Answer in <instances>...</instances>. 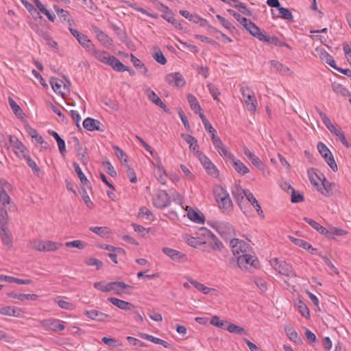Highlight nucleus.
<instances>
[{"mask_svg":"<svg viewBox=\"0 0 351 351\" xmlns=\"http://www.w3.org/2000/svg\"><path fill=\"white\" fill-rule=\"evenodd\" d=\"M271 265L280 274L288 276L295 277L296 274L292 267L285 261H279L278 258H274L270 261Z\"/></svg>","mask_w":351,"mask_h":351,"instance_id":"obj_1","label":"nucleus"},{"mask_svg":"<svg viewBox=\"0 0 351 351\" xmlns=\"http://www.w3.org/2000/svg\"><path fill=\"white\" fill-rule=\"evenodd\" d=\"M212 226L225 240L230 239L235 234L232 226L226 221L215 222Z\"/></svg>","mask_w":351,"mask_h":351,"instance_id":"obj_2","label":"nucleus"},{"mask_svg":"<svg viewBox=\"0 0 351 351\" xmlns=\"http://www.w3.org/2000/svg\"><path fill=\"white\" fill-rule=\"evenodd\" d=\"M230 245L233 254L237 257L242 254H247L251 252V247L245 241L239 239L230 240Z\"/></svg>","mask_w":351,"mask_h":351,"instance_id":"obj_3","label":"nucleus"},{"mask_svg":"<svg viewBox=\"0 0 351 351\" xmlns=\"http://www.w3.org/2000/svg\"><path fill=\"white\" fill-rule=\"evenodd\" d=\"M237 264L241 269H247L248 265L257 268L259 262L255 256L251 255L250 252H247V254H242L237 257Z\"/></svg>","mask_w":351,"mask_h":351,"instance_id":"obj_4","label":"nucleus"},{"mask_svg":"<svg viewBox=\"0 0 351 351\" xmlns=\"http://www.w3.org/2000/svg\"><path fill=\"white\" fill-rule=\"evenodd\" d=\"M241 91L247 110L251 112L256 111L257 101L254 92L248 87H242Z\"/></svg>","mask_w":351,"mask_h":351,"instance_id":"obj_5","label":"nucleus"},{"mask_svg":"<svg viewBox=\"0 0 351 351\" xmlns=\"http://www.w3.org/2000/svg\"><path fill=\"white\" fill-rule=\"evenodd\" d=\"M170 197L164 190H158L152 197V202L154 206L158 208H164L170 204Z\"/></svg>","mask_w":351,"mask_h":351,"instance_id":"obj_6","label":"nucleus"},{"mask_svg":"<svg viewBox=\"0 0 351 351\" xmlns=\"http://www.w3.org/2000/svg\"><path fill=\"white\" fill-rule=\"evenodd\" d=\"M219 208L223 213H228L232 206V200L229 194L223 188H220V191L216 197Z\"/></svg>","mask_w":351,"mask_h":351,"instance_id":"obj_7","label":"nucleus"},{"mask_svg":"<svg viewBox=\"0 0 351 351\" xmlns=\"http://www.w3.org/2000/svg\"><path fill=\"white\" fill-rule=\"evenodd\" d=\"M71 34L77 40L79 43L87 51L93 49V44L88 37L72 27L69 28Z\"/></svg>","mask_w":351,"mask_h":351,"instance_id":"obj_8","label":"nucleus"},{"mask_svg":"<svg viewBox=\"0 0 351 351\" xmlns=\"http://www.w3.org/2000/svg\"><path fill=\"white\" fill-rule=\"evenodd\" d=\"M212 141L215 147L217 149L219 154L222 157L228 160L232 158L233 155L228 152L227 147L223 145L219 136H216V134H213L212 136Z\"/></svg>","mask_w":351,"mask_h":351,"instance_id":"obj_9","label":"nucleus"},{"mask_svg":"<svg viewBox=\"0 0 351 351\" xmlns=\"http://www.w3.org/2000/svg\"><path fill=\"white\" fill-rule=\"evenodd\" d=\"M9 141L10 146L18 157L23 158L26 156V147L21 141H19L17 138L10 136Z\"/></svg>","mask_w":351,"mask_h":351,"instance_id":"obj_10","label":"nucleus"},{"mask_svg":"<svg viewBox=\"0 0 351 351\" xmlns=\"http://www.w3.org/2000/svg\"><path fill=\"white\" fill-rule=\"evenodd\" d=\"M165 80L169 84L174 86L182 87L185 84V80L182 75L178 72L167 75Z\"/></svg>","mask_w":351,"mask_h":351,"instance_id":"obj_11","label":"nucleus"},{"mask_svg":"<svg viewBox=\"0 0 351 351\" xmlns=\"http://www.w3.org/2000/svg\"><path fill=\"white\" fill-rule=\"evenodd\" d=\"M161 7L163 8V10H162V17L164 19L167 20L169 23H170L176 28L182 29V24L180 22H178V20L173 17V15L171 13V12L169 10V8L167 6H165L163 4H161Z\"/></svg>","mask_w":351,"mask_h":351,"instance_id":"obj_12","label":"nucleus"},{"mask_svg":"<svg viewBox=\"0 0 351 351\" xmlns=\"http://www.w3.org/2000/svg\"><path fill=\"white\" fill-rule=\"evenodd\" d=\"M199 160L204 167L206 169L208 174L213 176H217V170L215 165L205 155L199 153Z\"/></svg>","mask_w":351,"mask_h":351,"instance_id":"obj_13","label":"nucleus"},{"mask_svg":"<svg viewBox=\"0 0 351 351\" xmlns=\"http://www.w3.org/2000/svg\"><path fill=\"white\" fill-rule=\"evenodd\" d=\"M113 149L115 152L117 156L121 160L122 164L125 166V168L128 170V176L130 178V181L132 182V171H130V167L128 165V157L126 154L122 149H121L117 146H113Z\"/></svg>","mask_w":351,"mask_h":351,"instance_id":"obj_14","label":"nucleus"},{"mask_svg":"<svg viewBox=\"0 0 351 351\" xmlns=\"http://www.w3.org/2000/svg\"><path fill=\"white\" fill-rule=\"evenodd\" d=\"M128 289H130V285L123 282H110V291H113L114 294L121 295L124 293H128L127 291Z\"/></svg>","mask_w":351,"mask_h":351,"instance_id":"obj_15","label":"nucleus"},{"mask_svg":"<svg viewBox=\"0 0 351 351\" xmlns=\"http://www.w3.org/2000/svg\"><path fill=\"white\" fill-rule=\"evenodd\" d=\"M247 191L248 190L243 189L241 186L237 184H234L232 187V196L239 205H240L244 197H246Z\"/></svg>","mask_w":351,"mask_h":351,"instance_id":"obj_16","label":"nucleus"},{"mask_svg":"<svg viewBox=\"0 0 351 351\" xmlns=\"http://www.w3.org/2000/svg\"><path fill=\"white\" fill-rule=\"evenodd\" d=\"M317 55L322 62L329 64L332 68H337L333 57L322 49H316Z\"/></svg>","mask_w":351,"mask_h":351,"instance_id":"obj_17","label":"nucleus"},{"mask_svg":"<svg viewBox=\"0 0 351 351\" xmlns=\"http://www.w3.org/2000/svg\"><path fill=\"white\" fill-rule=\"evenodd\" d=\"M147 96L148 99L154 104L162 108L166 112H169V109L167 106L162 101L161 99L155 93L154 91L148 89L147 90Z\"/></svg>","mask_w":351,"mask_h":351,"instance_id":"obj_18","label":"nucleus"},{"mask_svg":"<svg viewBox=\"0 0 351 351\" xmlns=\"http://www.w3.org/2000/svg\"><path fill=\"white\" fill-rule=\"evenodd\" d=\"M101 125L100 121L90 117L85 119L83 121L84 128L89 131H103V129L100 128Z\"/></svg>","mask_w":351,"mask_h":351,"instance_id":"obj_19","label":"nucleus"},{"mask_svg":"<svg viewBox=\"0 0 351 351\" xmlns=\"http://www.w3.org/2000/svg\"><path fill=\"white\" fill-rule=\"evenodd\" d=\"M110 65L114 71L123 72L130 71L129 67L122 64L120 60L114 56H111L107 64Z\"/></svg>","mask_w":351,"mask_h":351,"instance_id":"obj_20","label":"nucleus"},{"mask_svg":"<svg viewBox=\"0 0 351 351\" xmlns=\"http://www.w3.org/2000/svg\"><path fill=\"white\" fill-rule=\"evenodd\" d=\"M234 169L241 175H245L250 172L249 169L239 160L236 159L234 156L229 159Z\"/></svg>","mask_w":351,"mask_h":351,"instance_id":"obj_21","label":"nucleus"},{"mask_svg":"<svg viewBox=\"0 0 351 351\" xmlns=\"http://www.w3.org/2000/svg\"><path fill=\"white\" fill-rule=\"evenodd\" d=\"M243 153L255 167L260 169L264 168L263 162L254 153L250 152L248 148L244 147Z\"/></svg>","mask_w":351,"mask_h":351,"instance_id":"obj_22","label":"nucleus"},{"mask_svg":"<svg viewBox=\"0 0 351 351\" xmlns=\"http://www.w3.org/2000/svg\"><path fill=\"white\" fill-rule=\"evenodd\" d=\"M96 59L99 61L104 62L105 64H108V60L110 58V55L104 51L96 50L95 47L93 46V49L92 50H88Z\"/></svg>","mask_w":351,"mask_h":351,"instance_id":"obj_23","label":"nucleus"},{"mask_svg":"<svg viewBox=\"0 0 351 351\" xmlns=\"http://www.w3.org/2000/svg\"><path fill=\"white\" fill-rule=\"evenodd\" d=\"M245 29L251 35L258 38L260 41L265 38V34L252 22Z\"/></svg>","mask_w":351,"mask_h":351,"instance_id":"obj_24","label":"nucleus"},{"mask_svg":"<svg viewBox=\"0 0 351 351\" xmlns=\"http://www.w3.org/2000/svg\"><path fill=\"white\" fill-rule=\"evenodd\" d=\"M335 186L334 183L330 182L326 178L322 180V186L318 189V191L321 193L326 197H330L332 194L333 187Z\"/></svg>","mask_w":351,"mask_h":351,"instance_id":"obj_25","label":"nucleus"},{"mask_svg":"<svg viewBox=\"0 0 351 351\" xmlns=\"http://www.w3.org/2000/svg\"><path fill=\"white\" fill-rule=\"evenodd\" d=\"M73 141L75 143L74 148L77 156L80 157L82 162L86 165L88 162V160L85 156L86 152H83L82 146L80 144L79 139L77 137H73Z\"/></svg>","mask_w":351,"mask_h":351,"instance_id":"obj_26","label":"nucleus"},{"mask_svg":"<svg viewBox=\"0 0 351 351\" xmlns=\"http://www.w3.org/2000/svg\"><path fill=\"white\" fill-rule=\"evenodd\" d=\"M86 315L89 318L99 322H104L108 317V315L107 314H105L97 310L87 311H86Z\"/></svg>","mask_w":351,"mask_h":351,"instance_id":"obj_27","label":"nucleus"},{"mask_svg":"<svg viewBox=\"0 0 351 351\" xmlns=\"http://www.w3.org/2000/svg\"><path fill=\"white\" fill-rule=\"evenodd\" d=\"M162 252L174 261H180L185 257L183 253L169 247H164Z\"/></svg>","mask_w":351,"mask_h":351,"instance_id":"obj_28","label":"nucleus"},{"mask_svg":"<svg viewBox=\"0 0 351 351\" xmlns=\"http://www.w3.org/2000/svg\"><path fill=\"white\" fill-rule=\"evenodd\" d=\"M0 280L8 282H15L19 285H29L32 280L29 279H20L9 276L0 275Z\"/></svg>","mask_w":351,"mask_h":351,"instance_id":"obj_29","label":"nucleus"},{"mask_svg":"<svg viewBox=\"0 0 351 351\" xmlns=\"http://www.w3.org/2000/svg\"><path fill=\"white\" fill-rule=\"evenodd\" d=\"M73 167L75 169V173H77L78 178L80 180V182H81L82 184H83L84 186H86L88 188H90V182L86 178V177L84 175V173L82 172L80 165L76 162H74L73 163Z\"/></svg>","mask_w":351,"mask_h":351,"instance_id":"obj_30","label":"nucleus"},{"mask_svg":"<svg viewBox=\"0 0 351 351\" xmlns=\"http://www.w3.org/2000/svg\"><path fill=\"white\" fill-rule=\"evenodd\" d=\"M140 336H141V337H142L144 339L150 341L156 344L162 345L163 347H165L166 348H169L171 347V345L168 342H167L161 339H159L158 337H155L152 335H149L145 334V333H141L140 335Z\"/></svg>","mask_w":351,"mask_h":351,"instance_id":"obj_31","label":"nucleus"},{"mask_svg":"<svg viewBox=\"0 0 351 351\" xmlns=\"http://www.w3.org/2000/svg\"><path fill=\"white\" fill-rule=\"evenodd\" d=\"M271 65L276 69V71L279 72L282 75H291L292 72L287 66H285L282 63L277 60H271L270 62Z\"/></svg>","mask_w":351,"mask_h":351,"instance_id":"obj_32","label":"nucleus"},{"mask_svg":"<svg viewBox=\"0 0 351 351\" xmlns=\"http://www.w3.org/2000/svg\"><path fill=\"white\" fill-rule=\"evenodd\" d=\"M188 217L193 221L198 223H203L204 222V216L199 211L190 209L187 213Z\"/></svg>","mask_w":351,"mask_h":351,"instance_id":"obj_33","label":"nucleus"},{"mask_svg":"<svg viewBox=\"0 0 351 351\" xmlns=\"http://www.w3.org/2000/svg\"><path fill=\"white\" fill-rule=\"evenodd\" d=\"M8 296L12 298H15L20 300L21 301L24 300H36L38 296L36 294H23V293H16L14 292H12L8 293Z\"/></svg>","mask_w":351,"mask_h":351,"instance_id":"obj_34","label":"nucleus"},{"mask_svg":"<svg viewBox=\"0 0 351 351\" xmlns=\"http://www.w3.org/2000/svg\"><path fill=\"white\" fill-rule=\"evenodd\" d=\"M182 137L184 139V141L189 144L190 149L199 152V145L197 144V139L190 134H182Z\"/></svg>","mask_w":351,"mask_h":351,"instance_id":"obj_35","label":"nucleus"},{"mask_svg":"<svg viewBox=\"0 0 351 351\" xmlns=\"http://www.w3.org/2000/svg\"><path fill=\"white\" fill-rule=\"evenodd\" d=\"M246 199L248 201V202L251 203V204L254 206V208L257 211L258 214L261 216L263 214V210H261V207L256 199V197L254 196V195L250 191H247V195H246Z\"/></svg>","mask_w":351,"mask_h":351,"instance_id":"obj_36","label":"nucleus"},{"mask_svg":"<svg viewBox=\"0 0 351 351\" xmlns=\"http://www.w3.org/2000/svg\"><path fill=\"white\" fill-rule=\"evenodd\" d=\"M49 134H51L56 140L60 152L61 153V154L64 155V153L66 152L64 141L55 131L49 130Z\"/></svg>","mask_w":351,"mask_h":351,"instance_id":"obj_37","label":"nucleus"},{"mask_svg":"<svg viewBox=\"0 0 351 351\" xmlns=\"http://www.w3.org/2000/svg\"><path fill=\"white\" fill-rule=\"evenodd\" d=\"M289 239L291 241L292 243H293L295 245L301 247L306 250L311 249L312 252L311 253L313 254L315 251H316V249L313 248L311 245L308 243L307 241H305L300 239H296L293 237L289 236Z\"/></svg>","mask_w":351,"mask_h":351,"instance_id":"obj_38","label":"nucleus"},{"mask_svg":"<svg viewBox=\"0 0 351 351\" xmlns=\"http://www.w3.org/2000/svg\"><path fill=\"white\" fill-rule=\"evenodd\" d=\"M261 41L267 43L268 44L274 45L275 46L287 47L289 48V45L288 44H287L285 42L280 41L278 39V38L275 36H269L265 35V38Z\"/></svg>","mask_w":351,"mask_h":351,"instance_id":"obj_39","label":"nucleus"},{"mask_svg":"<svg viewBox=\"0 0 351 351\" xmlns=\"http://www.w3.org/2000/svg\"><path fill=\"white\" fill-rule=\"evenodd\" d=\"M47 326L53 331H61L65 328L64 322L59 319H51L47 321Z\"/></svg>","mask_w":351,"mask_h":351,"instance_id":"obj_40","label":"nucleus"},{"mask_svg":"<svg viewBox=\"0 0 351 351\" xmlns=\"http://www.w3.org/2000/svg\"><path fill=\"white\" fill-rule=\"evenodd\" d=\"M137 217L140 219L151 221L154 219L152 213L147 208L143 206L140 208Z\"/></svg>","mask_w":351,"mask_h":351,"instance_id":"obj_41","label":"nucleus"},{"mask_svg":"<svg viewBox=\"0 0 351 351\" xmlns=\"http://www.w3.org/2000/svg\"><path fill=\"white\" fill-rule=\"evenodd\" d=\"M109 302H110L112 304L117 306L118 308L123 310L130 309V303L125 302L122 300H119L116 298H109L108 299Z\"/></svg>","mask_w":351,"mask_h":351,"instance_id":"obj_42","label":"nucleus"},{"mask_svg":"<svg viewBox=\"0 0 351 351\" xmlns=\"http://www.w3.org/2000/svg\"><path fill=\"white\" fill-rule=\"evenodd\" d=\"M187 100L190 104L191 109L195 112V113L199 112L202 110V108L197 101L196 97L192 94L187 95Z\"/></svg>","mask_w":351,"mask_h":351,"instance_id":"obj_43","label":"nucleus"},{"mask_svg":"<svg viewBox=\"0 0 351 351\" xmlns=\"http://www.w3.org/2000/svg\"><path fill=\"white\" fill-rule=\"evenodd\" d=\"M226 330H227L228 332L231 333H235L237 335H247V332L244 328L235 325L234 324L232 323L228 322V324L226 326Z\"/></svg>","mask_w":351,"mask_h":351,"instance_id":"obj_44","label":"nucleus"},{"mask_svg":"<svg viewBox=\"0 0 351 351\" xmlns=\"http://www.w3.org/2000/svg\"><path fill=\"white\" fill-rule=\"evenodd\" d=\"M89 230L101 237H108L110 230L108 227H90Z\"/></svg>","mask_w":351,"mask_h":351,"instance_id":"obj_45","label":"nucleus"},{"mask_svg":"<svg viewBox=\"0 0 351 351\" xmlns=\"http://www.w3.org/2000/svg\"><path fill=\"white\" fill-rule=\"evenodd\" d=\"M0 237L4 245H7L8 247H11L12 245V240L11 237V234L8 229V228H4V231L0 232Z\"/></svg>","mask_w":351,"mask_h":351,"instance_id":"obj_46","label":"nucleus"},{"mask_svg":"<svg viewBox=\"0 0 351 351\" xmlns=\"http://www.w3.org/2000/svg\"><path fill=\"white\" fill-rule=\"evenodd\" d=\"M44 252H53L60 248L63 245L61 243L51 241H45Z\"/></svg>","mask_w":351,"mask_h":351,"instance_id":"obj_47","label":"nucleus"},{"mask_svg":"<svg viewBox=\"0 0 351 351\" xmlns=\"http://www.w3.org/2000/svg\"><path fill=\"white\" fill-rule=\"evenodd\" d=\"M133 66L138 70V71L145 76L147 75V69L141 61L133 56Z\"/></svg>","mask_w":351,"mask_h":351,"instance_id":"obj_48","label":"nucleus"},{"mask_svg":"<svg viewBox=\"0 0 351 351\" xmlns=\"http://www.w3.org/2000/svg\"><path fill=\"white\" fill-rule=\"evenodd\" d=\"M332 88L333 91L338 95L346 97L350 94L349 90L341 84L333 83L332 84Z\"/></svg>","mask_w":351,"mask_h":351,"instance_id":"obj_49","label":"nucleus"},{"mask_svg":"<svg viewBox=\"0 0 351 351\" xmlns=\"http://www.w3.org/2000/svg\"><path fill=\"white\" fill-rule=\"evenodd\" d=\"M50 84H51V86L53 90L56 93L63 94V93L62 91V85L64 84V82L62 80H59L58 78L52 77L50 80Z\"/></svg>","mask_w":351,"mask_h":351,"instance_id":"obj_50","label":"nucleus"},{"mask_svg":"<svg viewBox=\"0 0 351 351\" xmlns=\"http://www.w3.org/2000/svg\"><path fill=\"white\" fill-rule=\"evenodd\" d=\"M8 219L7 210L5 208H0V232L4 231V228H7Z\"/></svg>","mask_w":351,"mask_h":351,"instance_id":"obj_51","label":"nucleus"},{"mask_svg":"<svg viewBox=\"0 0 351 351\" xmlns=\"http://www.w3.org/2000/svg\"><path fill=\"white\" fill-rule=\"evenodd\" d=\"M285 332L291 341L295 343H300L302 342L301 338L298 334L292 328H285Z\"/></svg>","mask_w":351,"mask_h":351,"instance_id":"obj_52","label":"nucleus"},{"mask_svg":"<svg viewBox=\"0 0 351 351\" xmlns=\"http://www.w3.org/2000/svg\"><path fill=\"white\" fill-rule=\"evenodd\" d=\"M189 282L193 285L199 291L204 294H208L211 290L209 287H206L204 285L197 282L195 280L190 279Z\"/></svg>","mask_w":351,"mask_h":351,"instance_id":"obj_53","label":"nucleus"},{"mask_svg":"<svg viewBox=\"0 0 351 351\" xmlns=\"http://www.w3.org/2000/svg\"><path fill=\"white\" fill-rule=\"evenodd\" d=\"M94 287L103 292L110 291V282L100 281L94 283Z\"/></svg>","mask_w":351,"mask_h":351,"instance_id":"obj_54","label":"nucleus"},{"mask_svg":"<svg viewBox=\"0 0 351 351\" xmlns=\"http://www.w3.org/2000/svg\"><path fill=\"white\" fill-rule=\"evenodd\" d=\"M210 323L213 326H215L223 329H226V326L228 324V322L221 320L219 317L216 315L212 317Z\"/></svg>","mask_w":351,"mask_h":351,"instance_id":"obj_55","label":"nucleus"},{"mask_svg":"<svg viewBox=\"0 0 351 351\" xmlns=\"http://www.w3.org/2000/svg\"><path fill=\"white\" fill-rule=\"evenodd\" d=\"M54 300L62 309L73 310L75 308V306L72 303L61 300L60 297H57Z\"/></svg>","mask_w":351,"mask_h":351,"instance_id":"obj_56","label":"nucleus"},{"mask_svg":"<svg viewBox=\"0 0 351 351\" xmlns=\"http://www.w3.org/2000/svg\"><path fill=\"white\" fill-rule=\"evenodd\" d=\"M8 101L14 114L19 117H21L23 114V111L20 106L14 101L12 97L8 98Z\"/></svg>","mask_w":351,"mask_h":351,"instance_id":"obj_57","label":"nucleus"},{"mask_svg":"<svg viewBox=\"0 0 351 351\" xmlns=\"http://www.w3.org/2000/svg\"><path fill=\"white\" fill-rule=\"evenodd\" d=\"M317 149L319 152L324 158H327L329 156L332 154L330 149L326 147V145L324 143L322 142L318 143Z\"/></svg>","mask_w":351,"mask_h":351,"instance_id":"obj_58","label":"nucleus"},{"mask_svg":"<svg viewBox=\"0 0 351 351\" xmlns=\"http://www.w3.org/2000/svg\"><path fill=\"white\" fill-rule=\"evenodd\" d=\"M0 314L3 315L18 317V315L16 314V308L9 306L0 307Z\"/></svg>","mask_w":351,"mask_h":351,"instance_id":"obj_59","label":"nucleus"},{"mask_svg":"<svg viewBox=\"0 0 351 351\" xmlns=\"http://www.w3.org/2000/svg\"><path fill=\"white\" fill-rule=\"evenodd\" d=\"M157 180L162 184H165L167 176L162 167H158L156 171Z\"/></svg>","mask_w":351,"mask_h":351,"instance_id":"obj_60","label":"nucleus"},{"mask_svg":"<svg viewBox=\"0 0 351 351\" xmlns=\"http://www.w3.org/2000/svg\"><path fill=\"white\" fill-rule=\"evenodd\" d=\"M278 17H280L286 20L293 19V15L289 9L280 6V8H278Z\"/></svg>","mask_w":351,"mask_h":351,"instance_id":"obj_61","label":"nucleus"},{"mask_svg":"<svg viewBox=\"0 0 351 351\" xmlns=\"http://www.w3.org/2000/svg\"><path fill=\"white\" fill-rule=\"evenodd\" d=\"M153 58L157 62L162 65L165 64L167 62L166 58L164 56L162 52L160 49H155Z\"/></svg>","mask_w":351,"mask_h":351,"instance_id":"obj_62","label":"nucleus"},{"mask_svg":"<svg viewBox=\"0 0 351 351\" xmlns=\"http://www.w3.org/2000/svg\"><path fill=\"white\" fill-rule=\"evenodd\" d=\"M23 158L25 159L27 164L32 169L34 173L38 175L40 172V169L38 167L36 162L33 160L29 156L26 155Z\"/></svg>","mask_w":351,"mask_h":351,"instance_id":"obj_63","label":"nucleus"},{"mask_svg":"<svg viewBox=\"0 0 351 351\" xmlns=\"http://www.w3.org/2000/svg\"><path fill=\"white\" fill-rule=\"evenodd\" d=\"M180 14L193 23H197L199 21V16L198 15H193L186 10H180Z\"/></svg>","mask_w":351,"mask_h":351,"instance_id":"obj_64","label":"nucleus"}]
</instances>
